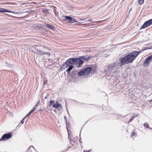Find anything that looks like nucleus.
<instances>
[{
	"label": "nucleus",
	"mask_w": 152,
	"mask_h": 152,
	"mask_svg": "<svg viewBox=\"0 0 152 152\" xmlns=\"http://www.w3.org/2000/svg\"><path fill=\"white\" fill-rule=\"evenodd\" d=\"M140 52L134 51L126 56L121 58L119 60V64L121 66L131 63L135 59Z\"/></svg>",
	"instance_id": "1"
},
{
	"label": "nucleus",
	"mask_w": 152,
	"mask_h": 152,
	"mask_svg": "<svg viewBox=\"0 0 152 152\" xmlns=\"http://www.w3.org/2000/svg\"><path fill=\"white\" fill-rule=\"evenodd\" d=\"M92 69L91 67H87L79 71L77 73L79 76L88 75L92 71Z\"/></svg>",
	"instance_id": "2"
},
{
	"label": "nucleus",
	"mask_w": 152,
	"mask_h": 152,
	"mask_svg": "<svg viewBox=\"0 0 152 152\" xmlns=\"http://www.w3.org/2000/svg\"><path fill=\"white\" fill-rule=\"evenodd\" d=\"M62 66L64 69H65L68 67L66 71V72L68 74H69L70 71L72 69L73 67V66L70 64V63H69L67 60L63 64Z\"/></svg>",
	"instance_id": "3"
},
{
	"label": "nucleus",
	"mask_w": 152,
	"mask_h": 152,
	"mask_svg": "<svg viewBox=\"0 0 152 152\" xmlns=\"http://www.w3.org/2000/svg\"><path fill=\"white\" fill-rule=\"evenodd\" d=\"M12 135L11 132L4 134L0 139V141L6 140L9 139L12 137Z\"/></svg>",
	"instance_id": "4"
},
{
	"label": "nucleus",
	"mask_w": 152,
	"mask_h": 152,
	"mask_svg": "<svg viewBox=\"0 0 152 152\" xmlns=\"http://www.w3.org/2000/svg\"><path fill=\"white\" fill-rule=\"evenodd\" d=\"M83 64V61L81 60V58L80 57V58H77L76 62L75 65L77 68L81 67Z\"/></svg>",
	"instance_id": "5"
},
{
	"label": "nucleus",
	"mask_w": 152,
	"mask_h": 152,
	"mask_svg": "<svg viewBox=\"0 0 152 152\" xmlns=\"http://www.w3.org/2000/svg\"><path fill=\"white\" fill-rule=\"evenodd\" d=\"M54 101L50 100L49 102L50 105L49 107H50L51 105H52V107H53L55 108L56 109L58 108L59 107H61V105L60 104H58V102H57V104L54 103Z\"/></svg>",
	"instance_id": "6"
},
{
	"label": "nucleus",
	"mask_w": 152,
	"mask_h": 152,
	"mask_svg": "<svg viewBox=\"0 0 152 152\" xmlns=\"http://www.w3.org/2000/svg\"><path fill=\"white\" fill-rule=\"evenodd\" d=\"M4 12L12 13L15 14H18L20 13H22L23 12H18L15 11H11L7 9H4L0 7V12Z\"/></svg>",
	"instance_id": "7"
},
{
	"label": "nucleus",
	"mask_w": 152,
	"mask_h": 152,
	"mask_svg": "<svg viewBox=\"0 0 152 152\" xmlns=\"http://www.w3.org/2000/svg\"><path fill=\"white\" fill-rule=\"evenodd\" d=\"M80 57L81 59L86 61H88L90 59L93 58V57L92 56H81Z\"/></svg>",
	"instance_id": "8"
},
{
	"label": "nucleus",
	"mask_w": 152,
	"mask_h": 152,
	"mask_svg": "<svg viewBox=\"0 0 152 152\" xmlns=\"http://www.w3.org/2000/svg\"><path fill=\"white\" fill-rule=\"evenodd\" d=\"M37 54L41 56L42 55H46L48 56L50 55V54L49 52H44L40 51L38 50Z\"/></svg>",
	"instance_id": "9"
},
{
	"label": "nucleus",
	"mask_w": 152,
	"mask_h": 152,
	"mask_svg": "<svg viewBox=\"0 0 152 152\" xmlns=\"http://www.w3.org/2000/svg\"><path fill=\"white\" fill-rule=\"evenodd\" d=\"M76 60L77 58H71L68 59L67 61L72 65L73 64H75L76 62Z\"/></svg>",
	"instance_id": "10"
},
{
	"label": "nucleus",
	"mask_w": 152,
	"mask_h": 152,
	"mask_svg": "<svg viewBox=\"0 0 152 152\" xmlns=\"http://www.w3.org/2000/svg\"><path fill=\"white\" fill-rule=\"evenodd\" d=\"M152 61V55L148 57L145 59L144 62V64H148L150 61Z\"/></svg>",
	"instance_id": "11"
},
{
	"label": "nucleus",
	"mask_w": 152,
	"mask_h": 152,
	"mask_svg": "<svg viewBox=\"0 0 152 152\" xmlns=\"http://www.w3.org/2000/svg\"><path fill=\"white\" fill-rule=\"evenodd\" d=\"M46 26L48 28L50 29H51L54 30V29H55V27L54 26L52 25L51 24L50 25V24H49L48 23H47L46 24Z\"/></svg>",
	"instance_id": "12"
},
{
	"label": "nucleus",
	"mask_w": 152,
	"mask_h": 152,
	"mask_svg": "<svg viewBox=\"0 0 152 152\" xmlns=\"http://www.w3.org/2000/svg\"><path fill=\"white\" fill-rule=\"evenodd\" d=\"M37 106L36 105L32 109L31 111L29 112L27 115V116H28L29 115H30L33 112H34V110H37Z\"/></svg>",
	"instance_id": "13"
},
{
	"label": "nucleus",
	"mask_w": 152,
	"mask_h": 152,
	"mask_svg": "<svg viewBox=\"0 0 152 152\" xmlns=\"http://www.w3.org/2000/svg\"><path fill=\"white\" fill-rule=\"evenodd\" d=\"M64 20H68L69 22H70L72 21V18L69 16H64Z\"/></svg>",
	"instance_id": "14"
},
{
	"label": "nucleus",
	"mask_w": 152,
	"mask_h": 152,
	"mask_svg": "<svg viewBox=\"0 0 152 152\" xmlns=\"http://www.w3.org/2000/svg\"><path fill=\"white\" fill-rule=\"evenodd\" d=\"M149 25L148 24L147 22H146V21L145 22L144 24L141 27L140 29L144 28H145L149 26Z\"/></svg>",
	"instance_id": "15"
},
{
	"label": "nucleus",
	"mask_w": 152,
	"mask_h": 152,
	"mask_svg": "<svg viewBox=\"0 0 152 152\" xmlns=\"http://www.w3.org/2000/svg\"><path fill=\"white\" fill-rule=\"evenodd\" d=\"M115 64H110L108 66V68L109 69H112L113 68L115 67Z\"/></svg>",
	"instance_id": "16"
},
{
	"label": "nucleus",
	"mask_w": 152,
	"mask_h": 152,
	"mask_svg": "<svg viewBox=\"0 0 152 152\" xmlns=\"http://www.w3.org/2000/svg\"><path fill=\"white\" fill-rule=\"evenodd\" d=\"M138 115V114H137L136 115L133 116L132 118H130L129 122H131L135 118L137 117Z\"/></svg>",
	"instance_id": "17"
},
{
	"label": "nucleus",
	"mask_w": 152,
	"mask_h": 152,
	"mask_svg": "<svg viewBox=\"0 0 152 152\" xmlns=\"http://www.w3.org/2000/svg\"><path fill=\"white\" fill-rule=\"evenodd\" d=\"M137 133L135 132L134 131H133L132 132V133L131 134V136L132 137H133V138H134V137H135L137 136Z\"/></svg>",
	"instance_id": "18"
},
{
	"label": "nucleus",
	"mask_w": 152,
	"mask_h": 152,
	"mask_svg": "<svg viewBox=\"0 0 152 152\" xmlns=\"http://www.w3.org/2000/svg\"><path fill=\"white\" fill-rule=\"evenodd\" d=\"M149 26L152 24V19H150L146 21Z\"/></svg>",
	"instance_id": "19"
},
{
	"label": "nucleus",
	"mask_w": 152,
	"mask_h": 152,
	"mask_svg": "<svg viewBox=\"0 0 152 152\" xmlns=\"http://www.w3.org/2000/svg\"><path fill=\"white\" fill-rule=\"evenodd\" d=\"M144 0H138L139 3L141 5L144 2Z\"/></svg>",
	"instance_id": "20"
},
{
	"label": "nucleus",
	"mask_w": 152,
	"mask_h": 152,
	"mask_svg": "<svg viewBox=\"0 0 152 152\" xmlns=\"http://www.w3.org/2000/svg\"><path fill=\"white\" fill-rule=\"evenodd\" d=\"M28 116H27V115L25 117L23 118V119L21 120V121L20 122V123L21 124H23V123H24V119H25V118H26V117H27Z\"/></svg>",
	"instance_id": "21"
},
{
	"label": "nucleus",
	"mask_w": 152,
	"mask_h": 152,
	"mask_svg": "<svg viewBox=\"0 0 152 152\" xmlns=\"http://www.w3.org/2000/svg\"><path fill=\"white\" fill-rule=\"evenodd\" d=\"M144 126L148 128H149V124L147 123H145L144 124Z\"/></svg>",
	"instance_id": "22"
},
{
	"label": "nucleus",
	"mask_w": 152,
	"mask_h": 152,
	"mask_svg": "<svg viewBox=\"0 0 152 152\" xmlns=\"http://www.w3.org/2000/svg\"><path fill=\"white\" fill-rule=\"evenodd\" d=\"M77 22V20L75 19H72V21L70 22L71 23H74Z\"/></svg>",
	"instance_id": "23"
},
{
	"label": "nucleus",
	"mask_w": 152,
	"mask_h": 152,
	"mask_svg": "<svg viewBox=\"0 0 152 152\" xmlns=\"http://www.w3.org/2000/svg\"><path fill=\"white\" fill-rule=\"evenodd\" d=\"M92 21V20L91 19H90V20H87L85 22H83V23H88L89 22H90Z\"/></svg>",
	"instance_id": "24"
},
{
	"label": "nucleus",
	"mask_w": 152,
	"mask_h": 152,
	"mask_svg": "<svg viewBox=\"0 0 152 152\" xmlns=\"http://www.w3.org/2000/svg\"><path fill=\"white\" fill-rule=\"evenodd\" d=\"M43 12H47L48 11V10L46 9H44L42 10Z\"/></svg>",
	"instance_id": "25"
},
{
	"label": "nucleus",
	"mask_w": 152,
	"mask_h": 152,
	"mask_svg": "<svg viewBox=\"0 0 152 152\" xmlns=\"http://www.w3.org/2000/svg\"><path fill=\"white\" fill-rule=\"evenodd\" d=\"M40 102V100H38V101L37 104H36V105L37 106V105H38V104Z\"/></svg>",
	"instance_id": "26"
},
{
	"label": "nucleus",
	"mask_w": 152,
	"mask_h": 152,
	"mask_svg": "<svg viewBox=\"0 0 152 152\" xmlns=\"http://www.w3.org/2000/svg\"><path fill=\"white\" fill-rule=\"evenodd\" d=\"M102 22V21H95L94 22H92V23H94V22Z\"/></svg>",
	"instance_id": "27"
},
{
	"label": "nucleus",
	"mask_w": 152,
	"mask_h": 152,
	"mask_svg": "<svg viewBox=\"0 0 152 152\" xmlns=\"http://www.w3.org/2000/svg\"><path fill=\"white\" fill-rule=\"evenodd\" d=\"M47 80H46V81H45L44 82V84H47Z\"/></svg>",
	"instance_id": "28"
},
{
	"label": "nucleus",
	"mask_w": 152,
	"mask_h": 152,
	"mask_svg": "<svg viewBox=\"0 0 152 152\" xmlns=\"http://www.w3.org/2000/svg\"><path fill=\"white\" fill-rule=\"evenodd\" d=\"M83 152H90V151H85V150H84Z\"/></svg>",
	"instance_id": "29"
},
{
	"label": "nucleus",
	"mask_w": 152,
	"mask_h": 152,
	"mask_svg": "<svg viewBox=\"0 0 152 152\" xmlns=\"http://www.w3.org/2000/svg\"><path fill=\"white\" fill-rule=\"evenodd\" d=\"M30 150V148H29L28 150L27 151H28Z\"/></svg>",
	"instance_id": "30"
},
{
	"label": "nucleus",
	"mask_w": 152,
	"mask_h": 152,
	"mask_svg": "<svg viewBox=\"0 0 152 152\" xmlns=\"http://www.w3.org/2000/svg\"><path fill=\"white\" fill-rule=\"evenodd\" d=\"M11 17H15L14 16H11Z\"/></svg>",
	"instance_id": "31"
},
{
	"label": "nucleus",
	"mask_w": 152,
	"mask_h": 152,
	"mask_svg": "<svg viewBox=\"0 0 152 152\" xmlns=\"http://www.w3.org/2000/svg\"><path fill=\"white\" fill-rule=\"evenodd\" d=\"M88 23H85V24H84V25H86Z\"/></svg>",
	"instance_id": "32"
},
{
	"label": "nucleus",
	"mask_w": 152,
	"mask_h": 152,
	"mask_svg": "<svg viewBox=\"0 0 152 152\" xmlns=\"http://www.w3.org/2000/svg\"><path fill=\"white\" fill-rule=\"evenodd\" d=\"M84 19H82L81 20H84Z\"/></svg>",
	"instance_id": "33"
},
{
	"label": "nucleus",
	"mask_w": 152,
	"mask_h": 152,
	"mask_svg": "<svg viewBox=\"0 0 152 152\" xmlns=\"http://www.w3.org/2000/svg\"><path fill=\"white\" fill-rule=\"evenodd\" d=\"M6 15H8V14H6Z\"/></svg>",
	"instance_id": "34"
}]
</instances>
